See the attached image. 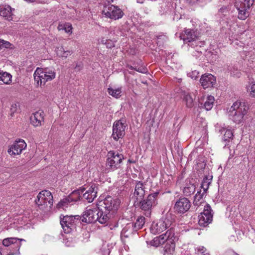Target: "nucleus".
<instances>
[{"label":"nucleus","mask_w":255,"mask_h":255,"mask_svg":"<svg viewBox=\"0 0 255 255\" xmlns=\"http://www.w3.org/2000/svg\"><path fill=\"white\" fill-rule=\"evenodd\" d=\"M178 240L172 228L168 229L165 233L154 238L150 242L151 246L157 247L165 243L164 248V255H173L175 253V242Z\"/></svg>","instance_id":"f257e3e1"},{"label":"nucleus","mask_w":255,"mask_h":255,"mask_svg":"<svg viewBox=\"0 0 255 255\" xmlns=\"http://www.w3.org/2000/svg\"><path fill=\"white\" fill-rule=\"evenodd\" d=\"M34 81L37 86H44L45 83L55 78L56 72L52 67L37 68L34 74Z\"/></svg>","instance_id":"f03ea898"},{"label":"nucleus","mask_w":255,"mask_h":255,"mask_svg":"<svg viewBox=\"0 0 255 255\" xmlns=\"http://www.w3.org/2000/svg\"><path fill=\"white\" fill-rule=\"evenodd\" d=\"M248 107L245 102L237 101L234 103L230 109L229 116L234 122L241 123L244 116L247 114Z\"/></svg>","instance_id":"7ed1b4c3"},{"label":"nucleus","mask_w":255,"mask_h":255,"mask_svg":"<svg viewBox=\"0 0 255 255\" xmlns=\"http://www.w3.org/2000/svg\"><path fill=\"white\" fill-rule=\"evenodd\" d=\"M159 194L158 191H156L153 193L149 194L146 198L139 200L135 203H134V206L138 207L144 212L146 216H149L151 212L152 209L157 204V196Z\"/></svg>","instance_id":"20e7f679"},{"label":"nucleus","mask_w":255,"mask_h":255,"mask_svg":"<svg viewBox=\"0 0 255 255\" xmlns=\"http://www.w3.org/2000/svg\"><path fill=\"white\" fill-rule=\"evenodd\" d=\"M124 159V155L116 151H108L107 154L106 170L109 172L114 171L120 168Z\"/></svg>","instance_id":"39448f33"},{"label":"nucleus","mask_w":255,"mask_h":255,"mask_svg":"<svg viewBox=\"0 0 255 255\" xmlns=\"http://www.w3.org/2000/svg\"><path fill=\"white\" fill-rule=\"evenodd\" d=\"M174 223V216L171 213H167L165 217H163L157 223L151 225L150 232L153 234H160L169 228V229L171 228H173L172 226Z\"/></svg>","instance_id":"423d86ee"},{"label":"nucleus","mask_w":255,"mask_h":255,"mask_svg":"<svg viewBox=\"0 0 255 255\" xmlns=\"http://www.w3.org/2000/svg\"><path fill=\"white\" fill-rule=\"evenodd\" d=\"M35 201L40 209H50L53 205V196L50 191L46 190H42L39 193Z\"/></svg>","instance_id":"0eeeda50"},{"label":"nucleus","mask_w":255,"mask_h":255,"mask_svg":"<svg viewBox=\"0 0 255 255\" xmlns=\"http://www.w3.org/2000/svg\"><path fill=\"white\" fill-rule=\"evenodd\" d=\"M255 0H236L235 6L238 11V18L245 20L250 15V9Z\"/></svg>","instance_id":"6e6552de"},{"label":"nucleus","mask_w":255,"mask_h":255,"mask_svg":"<svg viewBox=\"0 0 255 255\" xmlns=\"http://www.w3.org/2000/svg\"><path fill=\"white\" fill-rule=\"evenodd\" d=\"M103 14L107 18L113 20H118L121 18L124 13L118 6L109 5L105 6L102 11Z\"/></svg>","instance_id":"1a4fd4ad"},{"label":"nucleus","mask_w":255,"mask_h":255,"mask_svg":"<svg viewBox=\"0 0 255 255\" xmlns=\"http://www.w3.org/2000/svg\"><path fill=\"white\" fill-rule=\"evenodd\" d=\"M120 204V200L119 199L108 196L101 203L100 206L113 215L118 210Z\"/></svg>","instance_id":"9d476101"},{"label":"nucleus","mask_w":255,"mask_h":255,"mask_svg":"<svg viewBox=\"0 0 255 255\" xmlns=\"http://www.w3.org/2000/svg\"><path fill=\"white\" fill-rule=\"evenodd\" d=\"M198 223L200 226L206 227L212 221L213 213L211 206L206 204L204 208V210L198 216Z\"/></svg>","instance_id":"9b49d317"},{"label":"nucleus","mask_w":255,"mask_h":255,"mask_svg":"<svg viewBox=\"0 0 255 255\" xmlns=\"http://www.w3.org/2000/svg\"><path fill=\"white\" fill-rule=\"evenodd\" d=\"M60 224L65 233L69 234L75 228L77 222L75 217L65 216L63 218L60 217Z\"/></svg>","instance_id":"f8f14e48"},{"label":"nucleus","mask_w":255,"mask_h":255,"mask_svg":"<svg viewBox=\"0 0 255 255\" xmlns=\"http://www.w3.org/2000/svg\"><path fill=\"white\" fill-rule=\"evenodd\" d=\"M98 207L87 208L83 212L82 221L87 223H95L98 219Z\"/></svg>","instance_id":"ddd939ff"},{"label":"nucleus","mask_w":255,"mask_h":255,"mask_svg":"<svg viewBox=\"0 0 255 255\" xmlns=\"http://www.w3.org/2000/svg\"><path fill=\"white\" fill-rule=\"evenodd\" d=\"M126 126L121 121L115 122L113 126L112 137L115 141L124 137L125 134Z\"/></svg>","instance_id":"4468645a"},{"label":"nucleus","mask_w":255,"mask_h":255,"mask_svg":"<svg viewBox=\"0 0 255 255\" xmlns=\"http://www.w3.org/2000/svg\"><path fill=\"white\" fill-rule=\"evenodd\" d=\"M191 207V203L186 198H179L175 203L174 209L178 214H183L187 212Z\"/></svg>","instance_id":"2eb2a0df"},{"label":"nucleus","mask_w":255,"mask_h":255,"mask_svg":"<svg viewBox=\"0 0 255 255\" xmlns=\"http://www.w3.org/2000/svg\"><path fill=\"white\" fill-rule=\"evenodd\" d=\"M26 147V144L23 139L16 140L11 145L7 150V152L11 156H14L21 154L22 151Z\"/></svg>","instance_id":"dca6fc26"},{"label":"nucleus","mask_w":255,"mask_h":255,"mask_svg":"<svg viewBox=\"0 0 255 255\" xmlns=\"http://www.w3.org/2000/svg\"><path fill=\"white\" fill-rule=\"evenodd\" d=\"M145 193V187L143 182L139 181H135L134 191L133 193L132 199L134 203L142 199Z\"/></svg>","instance_id":"f3484780"},{"label":"nucleus","mask_w":255,"mask_h":255,"mask_svg":"<svg viewBox=\"0 0 255 255\" xmlns=\"http://www.w3.org/2000/svg\"><path fill=\"white\" fill-rule=\"evenodd\" d=\"M200 83L204 89L213 88L216 84V79L211 74H205L201 76Z\"/></svg>","instance_id":"a211bd4d"},{"label":"nucleus","mask_w":255,"mask_h":255,"mask_svg":"<svg viewBox=\"0 0 255 255\" xmlns=\"http://www.w3.org/2000/svg\"><path fill=\"white\" fill-rule=\"evenodd\" d=\"M85 192L82 194V200L87 201L88 203L93 201L97 197V187L95 184H92L90 187L85 188Z\"/></svg>","instance_id":"6ab92c4d"},{"label":"nucleus","mask_w":255,"mask_h":255,"mask_svg":"<svg viewBox=\"0 0 255 255\" xmlns=\"http://www.w3.org/2000/svg\"><path fill=\"white\" fill-rule=\"evenodd\" d=\"M44 112L39 110L33 113L30 116V123L35 127H40L44 123Z\"/></svg>","instance_id":"aec40b11"},{"label":"nucleus","mask_w":255,"mask_h":255,"mask_svg":"<svg viewBox=\"0 0 255 255\" xmlns=\"http://www.w3.org/2000/svg\"><path fill=\"white\" fill-rule=\"evenodd\" d=\"M184 43H191V46H194L195 43V45L198 43L197 41V35L196 32L191 29H186L185 33L182 36Z\"/></svg>","instance_id":"412c9836"},{"label":"nucleus","mask_w":255,"mask_h":255,"mask_svg":"<svg viewBox=\"0 0 255 255\" xmlns=\"http://www.w3.org/2000/svg\"><path fill=\"white\" fill-rule=\"evenodd\" d=\"M98 219L97 221L102 224H107L109 220L111 214L101 207H98Z\"/></svg>","instance_id":"4be33fe9"},{"label":"nucleus","mask_w":255,"mask_h":255,"mask_svg":"<svg viewBox=\"0 0 255 255\" xmlns=\"http://www.w3.org/2000/svg\"><path fill=\"white\" fill-rule=\"evenodd\" d=\"M12 9L9 5L0 6V15L8 21L12 19Z\"/></svg>","instance_id":"5701e85b"},{"label":"nucleus","mask_w":255,"mask_h":255,"mask_svg":"<svg viewBox=\"0 0 255 255\" xmlns=\"http://www.w3.org/2000/svg\"><path fill=\"white\" fill-rule=\"evenodd\" d=\"M216 129L221 134L224 133L223 140L225 141H227L228 139L232 138L233 136L232 130L227 129L224 125L223 126H217Z\"/></svg>","instance_id":"b1692460"},{"label":"nucleus","mask_w":255,"mask_h":255,"mask_svg":"<svg viewBox=\"0 0 255 255\" xmlns=\"http://www.w3.org/2000/svg\"><path fill=\"white\" fill-rule=\"evenodd\" d=\"M135 231L133 229V225L132 223L127 224L121 232V239L124 243L126 242L124 238H128Z\"/></svg>","instance_id":"393cba45"},{"label":"nucleus","mask_w":255,"mask_h":255,"mask_svg":"<svg viewBox=\"0 0 255 255\" xmlns=\"http://www.w3.org/2000/svg\"><path fill=\"white\" fill-rule=\"evenodd\" d=\"M85 191V188H81L72 192L68 197L71 202H76L82 199L81 194Z\"/></svg>","instance_id":"a878e982"},{"label":"nucleus","mask_w":255,"mask_h":255,"mask_svg":"<svg viewBox=\"0 0 255 255\" xmlns=\"http://www.w3.org/2000/svg\"><path fill=\"white\" fill-rule=\"evenodd\" d=\"M181 97L186 103V106L188 108H192L194 105V100L190 93L187 91H182Z\"/></svg>","instance_id":"bb28decb"},{"label":"nucleus","mask_w":255,"mask_h":255,"mask_svg":"<svg viewBox=\"0 0 255 255\" xmlns=\"http://www.w3.org/2000/svg\"><path fill=\"white\" fill-rule=\"evenodd\" d=\"M55 52L57 56L64 58L68 57L73 53L72 50H65L63 46H59L56 47Z\"/></svg>","instance_id":"cd10ccee"},{"label":"nucleus","mask_w":255,"mask_h":255,"mask_svg":"<svg viewBox=\"0 0 255 255\" xmlns=\"http://www.w3.org/2000/svg\"><path fill=\"white\" fill-rule=\"evenodd\" d=\"M0 81L4 84L9 85L12 82V75L8 72L0 71Z\"/></svg>","instance_id":"c85d7f7f"},{"label":"nucleus","mask_w":255,"mask_h":255,"mask_svg":"<svg viewBox=\"0 0 255 255\" xmlns=\"http://www.w3.org/2000/svg\"><path fill=\"white\" fill-rule=\"evenodd\" d=\"M213 176L211 175H206L203 179L201 184V188L203 189L204 193H206L208 190L209 187L212 181Z\"/></svg>","instance_id":"c756f323"},{"label":"nucleus","mask_w":255,"mask_h":255,"mask_svg":"<svg viewBox=\"0 0 255 255\" xmlns=\"http://www.w3.org/2000/svg\"><path fill=\"white\" fill-rule=\"evenodd\" d=\"M196 189L195 185L194 183H186L183 190V193L184 195L188 196L193 194Z\"/></svg>","instance_id":"7c9ffc66"},{"label":"nucleus","mask_w":255,"mask_h":255,"mask_svg":"<svg viewBox=\"0 0 255 255\" xmlns=\"http://www.w3.org/2000/svg\"><path fill=\"white\" fill-rule=\"evenodd\" d=\"M226 69L228 73H230V75L232 76L236 77H240L241 74L240 71L234 66L232 65H226L225 66Z\"/></svg>","instance_id":"2f4dec72"},{"label":"nucleus","mask_w":255,"mask_h":255,"mask_svg":"<svg viewBox=\"0 0 255 255\" xmlns=\"http://www.w3.org/2000/svg\"><path fill=\"white\" fill-rule=\"evenodd\" d=\"M108 92L109 94L112 97L118 99L121 97L122 88H113L109 87L108 88Z\"/></svg>","instance_id":"473e14b6"},{"label":"nucleus","mask_w":255,"mask_h":255,"mask_svg":"<svg viewBox=\"0 0 255 255\" xmlns=\"http://www.w3.org/2000/svg\"><path fill=\"white\" fill-rule=\"evenodd\" d=\"M133 225V229L135 232L141 229L145 223V218L140 216L136 219L135 223H131Z\"/></svg>","instance_id":"72a5a7b5"},{"label":"nucleus","mask_w":255,"mask_h":255,"mask_svg":"<svg viewBox=\"0 0 255 255\" xmlns=\"http://www.w3.org/2000/svg\"><path fill=\"white\" fill-rule=\"evenodd\" d=\"M58 29L60 30H64L65 32L71 34L72 33V26L70 23H65L64 24H59L58 26Z\"/></svg>","instance_id":"f704fd0d"},{"label":"nucleus","mask_w":255,"mask_h":255,"mask_svg":"<svg viewBox=\"0 0 255 255\" xmlns=\"http://www.w3.org/2000/svg\"><path fill=\"white\" fill-rule=\"evenodd\" d=\"M215 101L214 97L212 96H208L204 104L205 109L207 111L210 110L213 106Z\"/></svg>","instance_id":"c9c22d12"},{"label":"nucleus","mask_w":255,"mask_h":255,"mask_svg":"<svg viewBox=\"0 0 255 255\" xmlns=\"http://www.w3.org/2000/svg\"><path fill=\"white\" fill-rule=\"evenodd\" d=\"M72 203L69 199L68 197H67L62 200H61L57 204V208L60 209H65V208L68 206Z\"/></svg>","instance_id":"e433bc0d"},{"label":"nucleus","mask_w":255,"mask_h":255,"mask_svg":"<svg viewBox=\"0 0 255 255\" xmlns=\"http://www.w3.org/2000/svg\"><path fill=\"white\" fill-rule=\"evenodd\" d=\"M247 91L251 97L255 98V82H252L247 87Z\"/></svg>","instance_id":"4c0bfd02"},{"label":"nucleus","mask_w":255,"mask_h":255,"mask_svg":"<svg viewBox=\"0 0 255 255\" xmlns=\"http://www.w3.org/2000/svg\"><path fill=\"white\" fill-rule=\"evenodd\" d=\"M63 244L67 247H73L75 245L76 242L71 237H65L63 241Z\"/></svg>","instance_id":"58836bf2"},{"label":"nucleus","mask_w":255,"mask_h":255,"mask_svg":"<svg viewBox=\"0 0 255 255\" xmlns=\"http://www.w3.org/2000/svg\"><path fill=\"white\" fill-rule=\"evenodd\" d=\"M141 65H138L137 66H134V70L136 71L141 73H147V70L146 68L144 66L141 62H140Z\"/></svg>","instance_id":"ea45409f"},{"label":"nucleus","mask_w":255,"mask_h":255,"mask_svg":"<svg viewBox=\"0 0 255 255\" xmlns=\"http://www.w3.org/2000/svg\"><path fill=\"white\" fill-rule=\"evenodd\" d=\"M101 42L103 44L106 45V47L108 48H111L115 46L114 42L110 39H105L103 38Z\"/></svg>","instance_id":"a19ab883"},{"label":"nucleus","mask_w":255,"mask_h":255,"mask_svg":"<svg viewBox=\"0 0 255 255\" xmlns=\"http://www.w3.org/2000/svg\"><path fill=\"white\" fill-rule=\"evenodd\" d=\"M206 193H204V191L202 193H201V191H198L194 196V204L197 205V202L199 201L206 194Z\"/></svg>","instance_id":"79ce46f5"},{"label":"nucleus","mask_w":255,"mask_h":255,"mask_svg":"<svg viewBox=\"0 0 255 255\" xmlns=\"http://www.w3.org/2000/svg\"><path fill=\"white\" fill-rule=\"evenodd\" d=\"M0 45H1V46H0L1 49L3 48H9L11 45V44L9 42L2 39H0Z\"/></svg>","instance_id":"37998d69"},{"label":"nucleus","mask_w":255,"mask_h":255,"mask_svg":"<svg viewBox=\"0 0 255 255\" xmlns=\"http://www.w3.org/2000/svg\"><path fill=\"white\" fill-rule=\"evenodd\" d=\"M188 76L193 79H196L199 76V72L196 70H194L188 73Z\"/></svg>","instance_id":"c03bdc74"},{"label":"nucleus","mask_w":255,"mask_h":255,"mask_svg":"<svg viewBox=\"0 0 255 255\" xmlns=\"http://www.w3.org/2000/svg\"><path fill=\"white\" fill-rule=\"evenodd\" d=\"M18 106L19 105L17 103H14L11 105L10 108L11 116H12V115L16 112Z\"/></svg>","instance_id":"a18cd8bd"},{"label":"nucleus","mask_w":255,"mask_h":255,"mask_svg":"<svg viewBox=\"0 0 255 255\" xmlns=\"http://www.w3.org/2000/svg\"><path fill=\"white\" fill-rule=\"evenodd\" d=\"M113 29L112 28H107V27H103L102 28V30L103 32H108V35H110V34H112V32L113 31Z\"/></svg>","instance_id":"49530a36"},{"label":"nucleus","mask_w":255,"mask_h":255,"mask_svg":"<svg viewBox=\"0 0 255 255\" xmlns=\"http://www.w3.org/2000/svg\"><path fill=\"white\" fill-rule=\"evenodd\" d=\"M226 255H239L233 251H230L226 253Z\"/></svg>","instance_id":"de8ad7c7"},{"label":"nucleus","mask_w":255,"mask_h":255,"mask_svg":"<svg viewBox=\"0 0 255 255\" xmlns=\"http://www.w3.org/2000/svg\"><path fill=\"white\" fill-rule=\"evenodd\" d=\"M82 68V66H81V64L80 63H77L76 64V65L75 67V69L77 70H80Z\"/></svg>","instance_id":"09e8293b"},{"label":"nucleus","mask_w":255,"mask_h":255,"mask_svg":"<svg viewBox=\"0 0 255 255\" xmlns=\"http://www.w3.org/2000/svg\"><path fill=\"white\" fill-rule=\"evenodd\" d=\"M198 251L201 253H203L205 251V249L203 247H200L198 248Z\"/></svg>","instance_id":"8fccbe9b"},{"label":"nucleus","mask_w":255,"mask_h":255,"mask_svg":"<svg viewBox=\"0 0 255 255\" xmlns=\"http://www.w3.org/2000/svg\"><path fill=\"white\" fill-rule=\"evenodd\" d=\"M128 68L129 69H131V70H134V66H128Z\"/></svg>","instance_id":"3c124183"},{"label":"nucleus","mask_w":255,"mask_h":255,"mask_svg":"<svg viewBox=\"0 0 255 255\" xmlns=\"http://www.w3.org/2000/svg\"><path fill=\"white\" fill-rule=\"evenodd\" d=\"M24 0L26 1L30 2L33 1L34 0Z\"/></svg>","instance_id":"603ef678"},{"label":"nucleus","mask_w":255,"mask_h":255,"mask_svg":"<svg viewBox=\"0 0 255 255\" xmlns=\"http://www.w3.org/2000/svg\"><path fill=\"white\" fill-rule=\"evenodd\" d=\"M108 1L109 2H113L114 1V0H108Z\"/></svg>","instance_id":"864d4df0"},{"label":"nucleus","mask_w":255,"mask_h":255,"mask_svg":"<svg viewBox=\"0 0 255 255\" xmlns=\"http://www.w3.org/2000/svg\"><path fill=\"white\" fill-rule=\"evenodd\" d=\"M124 248H125V249H126V250H127V248H126V245H125V244Z\"/></svg>","instance_id":"5fc2aeb1"}]
</instances>
